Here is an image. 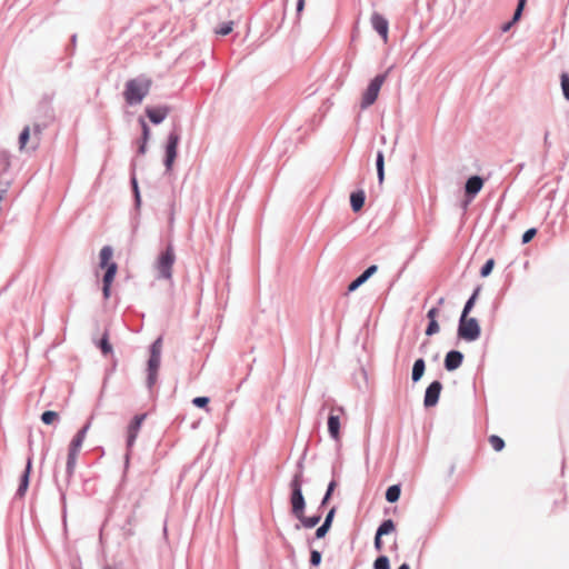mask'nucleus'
Masks as SVG:
<instances>
[{
    "instance_id": "19",
    "label": "nucleus",
    "mask_w": 569,
    "mask_h": 569,
    "mask_svg": "<svg viewBox=\"0 0 569 569\" xmlns=\"http://www.w3.org/2000/svg\"><path fill=\"white\" fill-rule=\"evenodd\" d=\"M113 251L109 246L103 247L100 250V267L101 268H108L110 263H113L111 261Z\"/></svg>"
},
{
    "instance_id": "27",
    "label": "nucleus",
    "mask_w": 569,
    "mask_h": 569,
    "mask_svg": "<svg viewBox=\"0 0 569 569\" xmlns=\"http://www.w3.org/2000/svg\"><path fill=\"white\" fill-rule=\"evenodd\" d=\"M489 443L496 451H501L505 448L503 439L496 435L489 437Z\"/></svg>"
},
{
    "instance_id": "28",
    "label": "nucleus",
    "mask_w": 569,
    "mask_h": 569,
    "mask_svg": "<svg viewBox=\"0 0 569 569\" xmlns=\"http://www.w3.org/2000/svg\"><path fill=\"white\" fill-rule=\"evenodd\" d=\"M58 418H59L58 412H56V411H50V410H49V411H44V412L42 413V416H41V420H42V422H43V423H46V425H51V423H53L56 420H58Z\"/></svg>"
},
{
    "instance_id": "22",
    "label": "nucleus",
    "mask_w": 569,
    "mask_h": 569,
    "mask_svg": "<svg viewBox=\"0 0 569 569\" xmlns=\"http://www.w3.org/2000/svg\"><path fill=\"white\" fill-rule=\"evenodd\" d=\"M396 529L395 522L391 519L385 520L378 528V536H385L393 532Z\"/></svg>"
},
{
    "instance_id": "5",
    "label": "nucleus",
    "mask_w": 569,
    "mask_h": 569,
    "mask_svg": "<svg viewBox=\"0 0 569 569\" xmlns=\"http://www.w3.org/2000/svg\"><path fill=\"white\" fill-rule=\"evenodd\" d=\"M176 260V254L172 246H168L167 249L160 254L157 261V270L161 278L171 279L172 266Z\"/></svg>"
},
{
    "instance_id": "16",
    "label": "nucleus",
    "mask_w": 569,
    "mask_h": 569,
    "mask_svg": "<svg viewBox=\"0 0 569 569\" xmlns=\"http://www.w3.org/2000/svg\"><path fill=\"white\" fill-rule=\"evenodd\" d=\"M31 468H32V459L29 458L27 460V466H26V469H24V471H23V473L21 476L20 485H19L18 491H17L19 497H23L26 491L28 490L29 477H30Z\"/></svg>"
},
{
    "instance_id": "23",
    "label": "nucleus",
    "mask_w": 569,
    "mask_h": 569,
    "mask_svg": "<svg viewBox=\"0 0 569 569\" xmlns=\"http://www.w3.org/2000/svg\"><path fill=\"white\" fill-rule=\"evenodd\" d=\"M377 173L379 183L381 184L385 180V158L381 151L377 154Z\"/></svg>"
},
{
    "instance_id": "2",
    "label": "nucleus",
    "mask_w": 569,
    "mask_h": 569,
    "mask_svg": "<svg viewBox=\"0 0 569 569\" xmlns=\"http://www.w3.org/2000/svg\"><path fill=\"white\" fill-rule=\"evenodd\" d=\"M290 488H291V498H290V502H291V508H292V513L297 517V518H302V513L305 511V507H306V501H305V498H303V495H302V473H297L295 475V477L292 478L291 482H290Z\"/></svg>"
},
{
    "instance_id": "25",
    "label": "nucleus",
    "mask_w": 569,
    "mask_h": 569,
    "mask_svg": "<svg viewBox=\"0 0 569 569\" xmlns=\"http://www.w3.org/2000/svg\"><path fill=\"white\" fill-rule=\"evenodd\" d=\"M479 292H480V288H477L473 291L472 296L469 298V300L465 305V308L462 310V315H469L470 313V311L472 310V308H473V306L476 303V300H477V297H478Z\"/></svg>"
},
{
    "instance_id": "46",
    "label": "nucleus",
    "mask_w": 569,
    "mask_h": 569,
    "mask_svg": "<svg viewBox=\"0 0 569 569\" xmlns=\"http://www.w3.org/2000/svg\"><path fill=\"white\" fill-rule=\"evenodd\" d=\"M157 373H158V371H149V376H148V385H149V387H152L156 383Z\"/></svg>"
},
{
    "instance_id": "15",
    "label": "nucleus",
    "mask_w": 569,
    "mask_h": 569,
    "mask_svg": "<svg viewBox=\"0 0 569 569\" xmlns=\"http://www.w3.org/2000/svg\"><path fill=\"white\" fill-rule=\"evenodd\" d=\"M483 187V180L479 176L470 177L466 182V193L475 197Z\"/></svg>"
},
{
    "instance_id": "7",
    "label": "nucleus",
    "mask_w": 569,
    "mask_h": 569,
    "mask_svg": "<svg viewBox=\"0 0 569 569\" xmlns=\"http://www.w3.org/2000/svg\"><path fill=\"white\" fill-rule=\"evenodd\" d=\"M345 415L342 407L332 408L328 417V431L332 439L340 440V418Z\"/></svg>"
},
{
    "instance_id": "38",
    "label": "nucleus",
    "mask_w": 569,
    "mask_h": 569,
    "mask_svg": "<svg viewBox=\"0 0 569 569\" xmlns=\"http://www.w3.org/2000/svg\"><path fill=\"white\" fill-rule=\"evenodd\" d=\"M192 403H193L196 407L204 408V407H207V405L209 403V398H208V397H196V398L192 400Z\"/></svg>"
},
{
    "instance_id": "41",
    "label": "nucleus",
    "mask_w": 569,
    "mask_h": 569,
    "mask_svg": "<svg viewBox=\"0 0 569 569\" xmlns=\"http://www.w3.org/2000/svg\"><path fill=\"white\" fill-rule=\"evenodd\" d=\"M100 347H101V350L104 355L111 352V346L110 343L108 342V338L107 336H104L101 340V343H100Z\"/></svg>"
},
{
    "instance_id": "30",
    "label": "nucleus",
    "mask_w": 569,
    "mask_h": 569,
    "mask_svg": "<svg viewBox=\"0 0 569 569\" xmlns=\"http://www.w3.org/2000/svg\"><path fill=\"white\" fill-rule=\"evenodd\" d=\"M161 348H162V340H161V338H158L151 347L150 357L161 358Z\"/></svg>"
},
{
    "instance_id": "43",
    "label": "nucleus",
    "mask_w": 569,
    "mask_h": 569,
    "mask_svg": "<svg viewBox=\"0 0 569 569\" xmlns=\"http://www.w3.org/2000/svg\"><path fill=\"white\" fill-rule=\"evenodd\" d=\"M141 123H142V140H144V142H147L149 139L150 129L144 121H141Z\"/></svg>"
},
{
    "instance_id": "32",
    "label": "nucleus",
    "mask_w": 569,
    "mask_h": 569,
    "mask_svg": "<svg viewBox=\"0 0 569 569\" xmlns=\"http://www.w3.org/2000/svg\"><path fill=\"white\" fill-rule=\"evenodd\" d=\"M561 89L565 98L569 100V76L566 73L561 74Z\"/></svg>"
},
{
    "instance_id": "39",
    "label": "nucleus",
    "mask_w": 569,
    "mask_h": 569,
    "mask_svg": "<svg viewBox=\"0 0 569 569\" xmlns=\"http://www.w3.org/2000/svg\"><path fill=\"white\" fill-rule=\"evenodd\" d=\"M537 231L536 229L531 228V229H528L523 234H522V243H528L532 240V238L536 236Z\"/></svg>"
},
{
    "instance_id": "10",
    "label": "nucleus",
    "mask_w": 569,
    "mask_h": 569,
    "mask_svg": "<svg viewBox=\"0 0 569 569\" xmlns=\"http://www.w3.org/2000/svg\"><path fill=\"white\" fill-rule=\"evenodd\" d=\"M441 390H442V385L440 381H433L428 386L426 393H425V400H423V403L427 408L433 407L437 405Z\"/></svg>"
},
{
    "instance_id": "6",
    "label": "nucleus",
    "mask_w": 569,
    "mask_h": 569,
    "mask_svg": "<svg viewBox=\"0 0 569 569\" xmlns=\"http://www.w3.org/2000/svg\"><path fill=\"white\" fill-rule=\"evenodd\" d=\"M88 430L89 425H86L81 430H79V432L76 435V437L72 439L70 443L67 461V469L69 472H71L74 468L77 456L82 447Z\"/></svg>"
},
{
    "instance_id": "48",
    "label": "nucleus",
    "mask_w": 569,
    "mask_h": 569,
    "mask_svg": "<svg viewBox=\"0 0 569 569\" xmlns=\"http://www.w3.org/2000/svg\"><path fill=\"white\" fill-rule=\"evenodd\" d=\"M335 512H336V509H335V508H332V509L328 512V515H327V517H326V519H325V522H323V523H326V525H328V526L330 527V526H331V522H332V519H333V516H335Z\"/></svg>"
},
{
    "instance_id": "20",
    "label": "nucleus",
    "mask_w": 569,
    "mask_h": 569,
    "mask_svg": "<svg viewBox=\"0 0 569 569\" xmlns=\"http://www.w3.org/2000/svg\"><path fill=\"white\" fill-rule=\"evenodd\" d=\"M425 368H426V365H425L423 359H417L415 361L413 368H412V380L415 382H417L421 379V377L423 376V372H425Z\"/></svg>"
},
{
    "instance_id": "44",
    "label": "nucleus",
    "mask_w": 569,
    "mask_h": 569,
    "mask_svg": "<svg viewBox=\"0 0 569 569\" xmlns=\"http://www.w3.org/2000/svg\"><path fill=\"white\" fill-rule=\"evenodd\" d=\"M438 315H439V310L437 308H431L428 311L427 317H428L429 321H432V320H437Z\"/></svg>"
},
{
    "instance_id": "49",
    "label": "nucleus",
    "mask_w": 569,
    "mask_h": 569,
    "mask_svg": "<svg viewBox=\"0 0 569 569\" xmlns=\"http://www.w3.org/2000/svg\"><path fill=\"white\" fill-rule=\"evenodd\" d=\"M146 148H147V142H144V140H142L141 146L139 147V152L141 154H143L146 152Z\"/></svg>"
},
{
    "instance_id": "11",
    "label": "nucleus",
    "mask_w": 569,
    "mask_h": 569,
    "mask_svg": "<svg viewBox=\"0 0 569 569\" xmlns=\"http://www.w3.org/2000/svg\"><path fill=\"white\" fill-rule=\"evenodd\" d=\"M146 417H147L146 413L138 415L130 422V425L128 427V439H127V445L129 448H131L133 446V443L138 437V433L140 431L141 425L144 421Z\"/></svg>"
},
{
    "instance_id": "45",
    "label": "nucleus",
    "mask_w": 569,
    "mask_h": 569,
    "mask_svg": "<svg viewBox=\"0 0 569 569\" xmlns=\"http://www.w3.org/2000/svg\"><path fill=\"white\" fill-rule=\"evenodd\" d=\"M543 147H545L546 151H548L550 149V147H551L550 132L549 131L545 132V136H543Z\"/></svg>"
},
{
    "instance_id": "4",
    "label": "nucleus",
    "mask_w": 569,
    "mask_h": 569,
    "mask_svg": "<svg viewBox=\"0 0 569 569\" xmlns=\"http://www.w3.org/2000/svg\"><path fill=\"white\" fill-rule=\"evenodd\" d=\"M387 79V73L376 76L362 94L360 107L367 109L376 102L379 91Z\"/></svg>"
},
{
    "instance_id": "12",
    "label": "nucleus",
    "mask_w": 569,
    "mask_h": 569,
    "mask_svg": "<svg viewBox=\"0 0 569 569\" xmlns=\"http://www.w3.org/2000/svg\"><path fill=\"white\" fill-rule=\"evenodd\" d=\"M117 263H110L106 270V273L103 276V296L106 299L110 297V288L111 283L116 277L117 273Z\"/></svg>"
},
{
    "instance_id": "14",
    "label": "nucleus",
    "mask_w": 569,
    "mask_h": 569,
    "mask_svg": "<svg viewBox=\"0 0 569 569\" xmlns=\"http://www.w3.org/2000/svg\"><path fill=\"white\" fill-rule=\"evenodd\" d=\"M463 360V355L460 351H449L445 359V367L447 370L452 371L458 369Z\"/></svg>"
},
{
    "instance_id": "8",
    "label": "nucleus",
    "mask_w": 569,
    "mask_h": 569,
    "mask_svg": "<svg viewBox=\"0 0 569 569\" xmlns=\"http://www.w3.org/2000/svg\"><path fill=\"white\" fill-rule=\"evenodd\" d=\"M180 137L177 132H171L168 137L167 148H166V160L164 166L167 170H171L173 162L177 158V148L179 143Z\"/></svg>"
},
{
    "instance_id": "13",
    "label": "nucleus",
    "mask_w": 569,
    "mask_h": 569,
    "mask_svg": "<svg viewBox=\"0 0 569 569\" xmlns=\"http://www.w3.org/2000/svg\"><path fill=\"white\" fill-rule=\"evenodd\" d=\"M146 113L151 122L158 124L166 119V117L169 113V108L168 107L147 108Z\"/></svg>"
},
{
    "instance_id": "17",
    "label": "nucleus",
    "mask_w": 569,
    "mask_h": 569,
    "mask_svg": "<svg viewBox=\"0 0 569 569\" xmlns=\"http://www.w3.org/2000/svg\"><path fill=\"white\" fill-rule=\"evenodd\" d=\"M377 266H370L362 274L355 279L348 287L349 291H355L362 283H365L377 271Z\"/></svg>"
},
{
    "instance_id": "54",
    "label": "nucleus",
    "mask_w": 569,
    "mask_h": 569,
    "mask_svg": "<svg viewBox=\"0 0 569 569\" xmlns=\"http://www.w3.org/2000/svg\"><path fill=\"white\" fill-rule=\"evenodd\" d=\"M133 187L137 190V181L136 180H133Z\"/></svg>"
},
{
    "instance_id": "37",
    "label": "nucleus",
    "mask_w": 569,
    "mask_h": 569,
    "mask_svg": "<svg viewBox=\"0 0 569 569\" xmlns=\"http://www.w3.org/2000/svg\"><path fill=\"white\" fill-rule=\"evenodd\" d=\"M336 486H337L336 481H331V482L329 483L328 489H327V492H326V495H325V497H323V499H322V502H321V505H322V506H325V505H327V503H328V501H329V499H330V497H331V495H332V492H333V490H335Z\"/></svg>"
},
{
    "instance_id": "51",
    "label": "nucleus",
    "mask_w": 569,
    "mask_h": 569,
    "mask_svg": "<svg viewBox=\"0 0 569 569\" xmlns=\"http://www.w3.org/2000/svg\"><path fill=\"white\" fill-rule=\"evenodd\" d=\"M398 569H410V567L407 563H402Z\"/></svg>"
},
{
    "instance_id": "52",
    "label": "nucleus",
    "mask_w": 569,
    "mask_h": 569,
    "mask_svg": "<svg viewBox=\"0 0 569 569\" xmlns=\"http://www.w3.org/2000/svg\"><path fill=\"white\" fill-rule=\"evenodd\" d=\"M34 131H36L38 134H40V129H39V127H38V126H36V127H34Z\"/></svg>"
},
{
    "instance_id": "33",
    "label": "nucleus",
    "mask_w": 569,
    "mask_h": 569,
    "mask_svg": "<svg viewBox=\"0 0 569 569\" xmlns=\"http://www.w3.org/2000/svg\"><path fill=\"white\" fill-rule=\"evenodd\" d=\"M233 29V22L229 21L223 23L219 29L216 30V32L220 36H227L229 34Z\"/></svg>"
},
{
    "instance_id": "34",
    "label": "nucleus",
    "mask_w": 569,
    "mask_h": 569,
    "mask_svg": "<svg viewBox=\"0 0 569 569\" xmlns=\"http://www.w3.org/2000/svg\"><path fill=\"white\" fill-rule=\"evenodd\" d=\"M495 266V260L493 259H489L485 266L481 268V271H480V274L482 277H487L490 274V272L492 271V268Z\"/></svg>"
},
{
    "instance_id": "29",
    "label": "nucleus",
    "mask_w": 569,
    "mask_h": 569,
    "mask_svg": "<svg viewBox=\"0 0 569 569\" xmlns=\"http://www.w3.org/2000/svg\"><path fill=\"white\" fill-rule=\"evenodd\" d=\"M375 569H390L389 559L386 556L378 557L373 562Z\"/></svg>"
},
{
    "instance_id": "53",
    "label": "nucleus",
    "mask_w": 569,
    "mask_h": 569,
    "mask_svg": "<svg viewBox=\"0 0 569 569\" xmlns=\"http://www.w3.org/2000/svg\"><path fill=\"white\" fill-rule=\"evenodd\" d=\"M4 191L0 192V200L3 199Z\"/></svg>"
},
{
    "instance_id": "26",
    "label": "nucleus",
    "mask_w": 569,
    "mask_h": 569,
    "mask_svg": "<svg viewBox=\"0 0 569 569\" xmlns=\"http://www.w3.org/2000/svg\"><path fill=\"white\" fill-rule=\"evenodd\" d=\"M302 525L306 527V528H313L315 526L318 525V522L320 521V516H315V517H306L305 516V512L302 513V518H298Z\"/></svg>"
},
{
    "instance_id": "42",
    "label": "nucleus",
    "mask_w": 569,
    "mask_h": 569,
    "mask_svg": "<svg viewBox=\"0 0 569 569\" xmlns=\"http://www.w3.org/2000/svg\"><path fill=\"white\" fill-rule=\"evenodd\" d=\"M329 528H330V527H329L328 525L322 523V525L317 529V531H316V537H317V538H322V537H325V536H326V533L328 532Z\"/></svg>"
},
{
    "instance_id": "18",
    "label": "nucleus",
    "mask_w": 569,
    "mask_h": 569,
    "mask_svg": "<svg viewBox=\"0 0 569 569\" xmlns=\"http://www.w3.org/2000/svg\"><path fill=\"white\" fill-rule=\"evenodd\" d=\"M365 192L362 190L352 192L350 196V203L352 207V210L358 212L362 209L365 204Z\"/></svg>"
},
{
    "instance_id": "9",
    "label": "nucleus",
    "mask_w": 569,
    "mask_h": 569,
    "mask_svg": "<svg viewBox=\"0 0 569 569\" xmlns=\"http://www.w3.org/2000/svg\"><path fill=\"white\" fill-rule=\"evenodd\" d=\"M371 26L372 28L380 34L383 42H388V31H389V23L388 20L382 17L380 13L375 12L371 16Z\"/></svg>"
},
{
    "instance_id": "35",
    "label": "nucleus",
    "mask_w": 569,
    "mask_h": 569,
    "mask_svg": "<svg viewBox=\"0 0 569 569\" xmlns=\"http://www.w3.org/2000/svg\"><path fill=\"white\" fill-rule=\"evenodd\" d=\"M160 367V358L150 357L148 361V371H158Z\"/></svg>"
},
{
    "instance_id": "24",
    "label": "nucleus",
    "mask_w": 569,
    "mask_h": 569,
    "mask_svg": "<svg viewBox=\"0 0 569 569\" xmlns=\"http://www.w3.org/2000/svg\"><path fill=\"white\" fill-rule=\"evenodd\" d=\"M400 492H401L400 486H398V485L390 486L387 489L386 499L389 502H396L400 497Z\"/></svg>"
},
{
    "instance_id": "31",
    "label": "nucleus",
    "mask_w": 569,
    "mask_h": 569,
    "mask_svg": "<svg viewBox=\"0 0 569 569\" xmlns=\"http://www.w3.org/2000/svg\"><path fill=\"white\" fill-rule=\"evenodd\" d=\"M29 138H30V129H29V127H26L19 137V144H20L21 150H23L26 148Z\"/></svg>"
},
{
    "instance_id": "47",
    "label": "nucleus",
    "mask_w": 569,
    "mask_h": 569,
    "mask_svg": "<svg viewBox=\"0 0 569 569\" xmlns=\"http://www.w3.org/2000/svg\"><path fill=\"white\" fill-rule=\"evenodd\" d=\"M381 537L382 536H378V532L376 533V537H375V548H376L377 551H381L382 550Z\"/></svg>"
},
{
    "instance_id": "3",
    "label": "nucleus",
    "mask_w": 569,
    "mask_h": 569,
    "mask_svg": "<svg viewBox=\"0 0 569 569\" xmlns=\"http://www.w3.org/2000/svg\"><path fill=\"white\" fill-rule=\"evenodd\" d=\"M481 332L480 326L475 318H469L468 315H461L458 336L466 341H475L479 338Z\"/></svg>"
},
{
    "instance_id": "50",
    "label": "nucleus",
    "mask_w": 569,
    "mask_h": 569,
    "mask_svg": "<svg viewBox=\"0 0 569 569\" xmlns=\"http://www.w3.org/2000/svg\"><path fill=\"white\" fill-rule=\"evenodd\" d=\"M305 6V0H298L297 10L298 12L302 11Z\"/></svg>"
},
{
    "instance_id": "21",
    "label": "nucleus",
    "mask_w": 569,
    "mask_h": 569,
    "mask_svg": "<svg viewBox=\"0 0 569 569\" xmlns=\"http://www.w3.org/2000/svg\"><path fill=\"white\" fill-rule=\"evenodd\" d=\"M526 1L527 0H519L518 1V7H517V9L515 11L512 21H510V22H508V23L502 26V31L503 32L508 31L510 29L511 24L520 19L522 10H523L525 4H526Z\"/></svg>"
},
{
    "instance_id": "1",
    "label": "nucleus",
    "mask_w": 569,
    "mask_h": 569,
    "mask_svg": "<svg viewBox=\"0 0 569 569\" xmlns=\"http://www.w3.org/2000/svg\"><path fill=\"white\" fill-rule=\"evenodd\" d=\"M152 80L146 76H139L126 82L123 98L130 106L139 104L148 96Z\"/></svg>"
},
{
    "instance_id": "36",
    "label": "nucleus",
    "mask_w": 569,
    "mask_h": 569,
    "mask_svg": "<svg viewBox=\"0 0 569 569\" xmlns=\"http://www.w3.org/2000/svg\"><path fill=\"white\" fill-rule=\"evenodd\" d=\"M439 329L440 328H439L437 320L429 321V325L426 329V335L432 336V335L437 333L439 331Z\"/></svg>"
},
{
    "instance_id": "40",
    "label": "nucleus",
    "mask_w": 569,
    "mask_h": 569,
    "mask_svg": "<svg viewBox=\"0 0 569 569\" xmlns=\"http://www.w3.org/2000/svg\"><path fill=\"white\" fill-rule=\"evenodd\" d=\"M321 561V553L317 550H312L310 553V563L312 566H318Z\"/></svg>"
}]
</instances>
